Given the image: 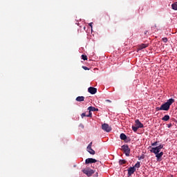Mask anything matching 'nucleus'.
Wrapping results in <instances>:
<instances>
[{
    "mask_svg": "<svg viewBox=\"0 0 177 177\" xmlns=\"http://www.w3.org/2000/svg\"><path fill=\"white\" fill-rule=\"evenodd\" d=\"M174 103H175V100L174 98H170L165 104L160 106V109H162L163 111H168Z\"/></svg>",
    "mask_w": 177,
    "mask_h": 177,
    "instance_id": "nucleus-1",
    "label": "nucleus"
},
{
    "mask_svg": "<svg viewBox=\"0 0 177 177\" xmlns=\"http://www.w3.org/2000/svg\"><path fill=\"white\" fill-rule=\"evenodd\" d=\"M122 150L124 151L125 156L127 157H129V154H131V149L128 145H124L122 146Z\"/></svg>",
    "mask_w": 177,
    "mask_h": 177,
    "instance_id": "nucleus-2",
    "label": "nucleus"
},
{
    "mask_svg": "<svg viewBox=\"0 0 177 177\" xmlns=\"http://www.w3.org/2000/svg\"><path fill=\"white\" fill-rule=\"evenodd\" d=\"M82 172L84 173L87 176H92L95 174V171L91 169H84L82 170Z\"/></svg>",
    "mask_w": 177,
    "mask_h": 177,
    "instance_id": "nucleus-3",
    "label": "nucleus"
},
{
    "mask_svg": "<svg viewBox=\"0 0 177 177\" xmlns=\"http://www.w3.org/2000/svg\"><path fill=\"white\" fill-rule=\"evenodd\" d=\"M102 129H103V131H104L105 132H111V127H110L109 124H103L102 125Z\"/></svg>",
    "mask_w": 177,
    "mask_h": 177,
    "instance_id": "nucleus-4",
    "label": "nucleus"
},
{
    "mask_svg": "<svg viewBox=\"0 0 177 177\" xmlns=\"http://www.w3.org/2000/svg\"><path fill=\"white\" fill-rule=\"evenodd\" d=\"M95 162H97V160L92 158H88L85 160V164H94Z\"/></svg>",
    "mask_w": 177,
    "mask_h": 177,
    "instance_id": "nucleus-5",
    "label": "nucleus"
},
{
    "mask_svg": "<svg viewBox=\"0 0 177 177\" xmlns=\"http://www.w3.org/2000/svg\"><path fill=\"white\" fill-rule=\"evenodd\" d=\"M127 171H128V176H131L132 175H133V174H135V171H136V168L133 167H130Z\"/></svg>",
    "mask_w": 177,
    "mask_h": 177,
    "instance_id": "nucleus-6",
    "label": "nucleus"
},
{
    "mask_svg": "<svg viewBox=\"0 0 177 177\" xmlns=\"http://www.w3.org/2000/svg\"><path fill=\"white\" fill-rule=\"evenodd\" d=\"M88 92L91 95H95L97 92V88L91 86L88 88Z\"/></svg>",
    "mask_w": 177,
    "mask_h": 177,
    "instance_id": "nucleus-7",
    "label": "nucleus"
},
{
    "mask_svg": "<svg viewBox=\"0 0 177 177\" xmlns=\"http://www.w3.org/2000/svg\"><path fill=\"white\" fill-rule=\"evenodd\" d=\"M151 153H153L154 154H158L160 151H161L157 147H152L151 149L150 150Z\"/></svg>",
    "mask_w": 177,
    "mask_h": 177,
    "instance_id": "nucleus-8",
    "label": "nucleus"
},
{
    "mask_svg": "<svg viewBox=\"0 0 177 177\" xmlns=\"http://www.w3.org/2000/svg\"><path fill=\"white\" fill-rule=\"evenodd\" d=\"M135 126L137 127L138 128H143V124H142V122H140V120H136L135 121Z\"/></svg>",
    "mask_w": 177,
    "mask_h": 177,
    "instance_id": "nucleus-9",
    "label": "nucleus"
},
{
    "mask_svg": "<svg viewBox=\"0 0 177 177\" xmlns=\"http://www.w3.org/2000/svg\"><path fill=\"white\" fill-rule=\"evenodd\" d=\"M148 46L149 45L147 44H142L138 46V50H142V49H145V48H147Z\"/></svg>",
    "mask_w": 177,
    "mask_h": 177,
    "instance_id": "nucleus-10",
    "label": "nucleus"
},
{
    "mask_svg": "<svg viewBox=\"0 0 177 177\" xmlns=\"http://www.w3.org/2000/svg\"><path fill=\"white\" fill-rule=\"evenodd\" d=\"M88 111H99V109L95 108L94 106H89L88 108Z\"/></svg>",
    "mask_w": 177,
    "mask_h": 177,
    "instance_id": "nucleus-11",
    "label": "nucleus"
},
{
    "mask_svg": "<svg viewBox=\"0 0 177 177\" xmlns=\"http://www.w3.org/2000/svg\"><path fill=\"white\" fill-rule=\"evenodd\" d=\"M84 100H85V97L84 96H79L76 97L77 102H84Z\"/></svg>",
    "mask_w": 177,
    "mask_h": 177,
    "instance_id": "nucleus-12",
    "label": "nucleus"
},
{
    "mask_svg": "<svg viewBox=\"0 0 177 177\" xmlns=\"http://www.w3.org/2000/svg\"><path fill=\"white\" fill-rule=\"evenodd\" d=\"M162 156H164V152H160V153H158L156 155V157L157 158V160H160V158H161V157H162Z\"/></svg>",
    "mask_w": 177,
    "mask_h": 177,
    "instance_id": "nucleus-13",
    "label": "nucleus"
},
{
    "mask_svg": "<svg viewBox=\"0 0 177 177\" xmlns=\"http://www.w3.org/2000/svg\"><path fill=\"white\" fill-rule=\"evenodd\" d=\"M120 138L121 140H127V135H125L124 133L120 134Z\"/></svg>",
    "mask_w": 177,
    "mask_h": 177,
    "instance_id": "nucleus-14",
    "label": "nucleus"
},
{
    "mask_svg": "<svg viewBox=\"0 0 177 177\" xmlns=\"http://www.w3.org/2000/svg\"><path fill=\"white\" fill-rule=\"evenodd\" d=\"M87 151H88L90 154H92L93 156H95V150H93L92 148L87 149Z\"/></svg>",
    "mask_w": 177,
    "mask_h": 177,
    "instance_id": "nucleus-15",
    "label": "nucleus"
},
{
    "mask_svg": "<svg viewBox=\"0 0 177 177\" xmlns=\"http://www.w3.org/2000/svg\"><path fill=\"white\" fill-rule=\"evenodd\" d=\"M162 121H168L169 120V115H165L162 118Z\"/></svg>",
    "mask_w": 177,
    "mask_h": 177,
    "instance_id": "nucleus-16",
    "label": "nucleus"
},
{
    "mask_svg": "<svg viewBox=\"0 0 177 177\" xmlns=\"http://www.w3.org/2000/svg\"><path fill=\"white\" fill-rule=\"evenodd\" d=\"M171 8L173 10H177V2H175L171 5Z\"/></svg>",
    "mask_w": 177,
    "mask_h": 177,
    "instance_id": "nucleus-17",
    "label": "nucleus"
},
{
    "mask_svg": "<svg viewBox=\"0 0 177 177\" xmlns=\"http://www.w3.org/2000/svg\"><path fill=\"white\" fill-rule=\"evenodd\" d=\"M120 165H124V164H127V160H119Z\"/></svg>",
    "mask_w": 177,
    "mask_h": 177,
    "instance_id": "nucleus-18",
    "label": "nucleus"
},
{
    "mask_svg": "<svg viewBox=\"0 0 177 177\" xmlns=\"http://www.w3.org/2000/svg\"><path fill=\"white\" fill-rule=\"evenodd\" d=\"M139 129V127H138L137 126H132V129L133 131V132H137L138 129Z\"/></svg>",
    "mask_w": 177,
    "mask_h": 177,
    "instance_id": "nucleus-19",
    "label": "nucleus"
},
{
    "mask_svg": "<svg viewBox=\"0 0 177 177\" xmlns=\"http://www.w3.org/2000/svg\"><path fill=\"white\" fill-rule=\"evenodd\" d=\"M133 167L134 168H140V162H137Z\"/></svg>",
    "mask_w": 177,
    "mask_h": 177,
    "instance_id": "nucleus-20",
    "label": "nucleus"
},
{
    "mask_svg": "<svg viewBox=\"0 0 177 177\" xmlns=\"http://www.w3.org/2000/svg\"><path fill=\"white\" fill-rule=\"evenodd\" d=\"M82 59L83 60H88V57L85 55H82Z\"/></svg>",
    "mask_w": 177,
    "mask_h": 177,
    "instance_id": "nucleus-21",
    "label": "nucleus"
},
{
    "mask_svg": "<svg viewBox=\"0 0 177 177\" xmlns=\"http://www.w3.org/2000/svg\"><path fill=\"white\" fill-rule=\"evenodd\" d=\"M158 149H159L161 151V149H163L164 145H160L159 146L156 147Z\"/></svg>",
    "mask_w": 177,
    "mask_h": 177,
    "instance_id": "nucleus-22",
    "label": "nucleus"
},
{
    "mask_svg": "<svg viewBox=\"0 0 177 177\" xmlns=\"http://www.w3.org/2000/svg\"><path fill=\"white\" fill-rule=\"evenodd\" d=\"M162 39L163 42H165V43L168 42V39H167V37H163Z\"/></svg>",
    "mask_w": 177,
    "mask_h": 177,
    "instance_id": "nucleus-23",
    "label": "nucleus"
},
{
    "mask_svg": "<svg viewBox=\"0 0 177 177\" xmlns=\"http://www.w3.org/2000/svg\"><path fill=\"white\" fill-rule=\"evenodd\" d=\"M86 117H90V118L92 117V112L91 111H89L88 115H87Z\"/></svg>",
    "mask_w": 177,
    "mask_h": 177,
    "instance_id": "nucleus-24",
    "label": "nucleus"
},
{
    "mask_svg": "<svg viewBox=\"0 0 177 177\" xmlns=\"http://www.w3.org/2000/svg\"><path fill=\"white\" fill-rule=\"evenodd\" d=\"M145 159V155H142L140 157H138V160H143Z\"/></svg>",
    "mask_w": 177,
    "mask_h": 177,
    "instance_id": "nucleus-25",
    "label": "nucleus"
},
{
    "mask_svg": "<svg viewBox=\"0 0 177 177\" xmlns=\"http://www.w3.org/2000/svg\"><path fill=\"white\" fill-rule=\"evenodd\" d=\"M156 111H162V109H161V106L160 107H156Z\"/></svg>",
    "mask_w": 177,
    "mask_h": 177,
    "instance_id": "nucleus-26",
    "label": "nucleus"
},
{
    "mask_svg": "<svg viewBox=\"0 0 177 177\" xmlns=\"http://www.w3.org/2000/svg\"><path fill=\"white\" fill-rule=\"evenodd\" d=\"M92 148V142L89 143V145L87 147V149H91Z\"/></svg>",
    "mask_w": 177,
    "mask_h": 177,
    "instance_id": "nucleus-27",
    "label": "nucleus"
},
{
    "mask_svg": "<svg viewBox=\"0 0 177 177\" xmlns=\"http://www.w3.org/2000/svg\"><path fill=\"white\" fill-rule=\"evenodd\" d=\"M86 114L85 113H82L81 117L82 118H84V117H86Z\"/></svg>",
    "mask_w": 177,
    "mask_h": 177,
    "instance_id": "nucleus-28",
    "label": "nucleus"
},
{
    "mask_svg": "<svg viewBox=\"0 0 177 177\" xmlns=\"http://www.w3.org/2000/svg\"><path fill=\"white\" fill-rule=\"evenodd\" d=\"M82 68H84V70H89V68L86 66H82Z\"/></svg>",
    "mask_w": 177,
    "mask_h": 177,
    "instance_id": "nucleus-29",
    "label": "nucleus"
},
{
    "mask_svg": "<svg viewBox=\"0 0 177 177\" xmlns=\"http://www.w3.org/2000/svg\"><path fill=\"white\" fill-rule=\"evenodd\" d=\"M171 127H172V123L167 124V128H171Z\"/></svg>",
    "mask_w": 177,
    "mask_h": 177,
    "instance_id": "nucleus-30",
    "label": "nucleus"
},
{
    "mask_svg": "<svg viewBox=\"0 0 177 177\" xmlns=\"http://www.w3.org/2000/svg\"><path fill=\"white\" fill-rule=\"evenodd\" d=\"M151 146H157V142H155L151 144Z\"/></svg>",
    "mask_w": 177,
    "mask_h": 177,
    "instance_id": "nucleus-31",
    "label": "nucleus"
},
{
    "mask_svg": "<svg viewBox=\"0 0 177 177\" xmlns=\"http://www.w3.org/2000/svg\"><path fill=\"white\" fill-rule=\"evenodd\" d=\"M93 24V23H92V22L88 24L90 26L91 28H93V26H92Z\"/></svg>",
    "mask_w": 177,
    "mask_h": 177,
    "instance_id": "nucleus-32",
    "label": "nucleus"
},
{
    "mask_svg": "<svg viewBox=\"0 0 177 177\" xmlns=\"http://www.w3.org/2000/svg\"><path fill=\"white\" fill-rule=\"evenodd\" d=\"M80 128H82V129H84V126H83V124H80Z\"/></svg>",
    "mask_w": 177,
    "mask_h": 177,
    "instance_id": "nucleus-33",
    "label": "nucleus"
},
{
    "mask_svg": "<svg viewBox=\"0 0 177 177\" xmlns=\"http://www.w3.org/2000/svg\"><path fill=\"white\" fill-rule=\"evenodd\" d=\"M106 102H109V103H111V101L110 100H106Z\"/></svg>",
    "mask_w": 177,
    "mask_h": 177,
    "instance_id": "nucleus-34",
    "label": "nucleus"
},
{
    "mask_svg": "<svg viewBox=\"0 0 177 177\" xmlns=\"http://www.w3.org/2000/svg\"><path fill=\"white\" fill-rule=\"evenodd\" d=\"M95 177H97V174L95 175Z\"/></svg>",
    "mask_w": 177,
    "mask_h": 177,
    "instance_id": "nucleus-35",
    "label": "nucleus"
}]
</instances>
